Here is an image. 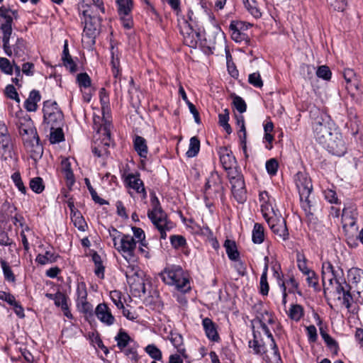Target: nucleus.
<instances>
[{"instance_id": "41", "label": "nucleus", "mask_w": 363, "mask_h": 363, "mask_svg": "<svg viewBox=\"0 0 363 363\" xmlns=\"http://www.w3.org/2000/svg\"><path fill=\"white\" fill-rule=\"evenodd\" d=\"M289 317L295 321H298L303 315V307L298 304L291 305L289 312Z\"/></svg>"}, {"instance_id": "7", "label": "nucleus", "mask_w": 363, "mask_h": 363, "mask_svg": "<svg viewBox=\"0 0 363 363\" xmlns=\"http://www.w3.org/2000/svg\"><path fill=\"white\" fill-rule=\"evenodd\" d=\"M111 124L105 121L99 130L97 134L101 136L103 135V138H96L91 147L92 152L97 157H100L108 154V148L112 144L111 138L110 128Z\"/></svg>"}, {"instance_id": "30", "label": "nucleus", "mask_w": 363, "mask_h": 363, "mask_svg": "<svg viewBox=\"0 0 363 363\" xmlns=\"http://www.w3.org/2000/svg\"><path fill=\"white\" fill-rule=\"evenodd\" d=\"M133 144L134 148L139 156L143 158H146L148 152L146 140L141 136L137 135L135 137Z\"/></svg>"}, {"instance_id": "53", "label": "nucleus", "mask_w": 363, "mask_h": 363, "mask_svg": "<svg viewBox=\"0 0 363 363\" xmlns=\"http://www.w3.org/2000/svg\"><path fill=\"white\" fill-rule=\"evenodd\" d=\"M230 30L231 31V38L235 42L241 43L243 41L247 42L249 40L247 35L244 32L238 31L235 29H230Z\"/></svg>"}, {"instance_id": "35", "label": "nucleus", "mask_w": 363, "mask_h": 363, "mask_svg": "<svg viewBox=\"0 0 363 363\" xmlns=\"http://www.w3.org/2000/svg\"><path fill=\"white\" fill-rule=\"evenodd\" d=\"M226 253L230 259L236 261L239 257V252L234 241L226 240L224 243Z\"/></svg>"}, {"instance_id": "10", "label": "nucleus", "mask_w": 363, "mask_h": 363, "mask_svg": "<svg viewBox=\"0 0 363 363\" xmlns=\"http://www.w3.org/2000/svg\"><path fill=\"white\" fill-rule=\"evenodd\" d=\"M343 270L338 266H334L330 262H324L322 264V281L323 285V290L325 293L326 291L330 289L335 282H337L342 279Z\"/></svg>"}, {"instance_id": "26", "label": "nucleus", "mask_w": 363, "mask_h": 363, "mask_svg": "<svg viewBox=\"0 0 363 363\" xmlns=\"http://www.w3.org/2000/svg\"><path fill=\"white\" fill-rule=\"evenodd\" d=\"M348 277L353 284L357 287V291L362 289L363 291V270L353 267L348 271Z\"/></svg>"}, {"instance_id": "63", "label": "nucleus", "mask_w": 363, "mask_h": 363, "mask_svg": "<svg viewBox=\"0 0 363 363\" xmlns=\"http://www.w3.org/2000/svg\"><path fill=\"white\" fill-rule=\"evenodd\" d=\"M170 241L172 246L175 248H179L186 244V240L181 235H172L170 237Z\"/></svg>"}, {"instance_id": "58", "label": "nucleus", "mask_w": 363, "mask_h": 363, "mask_svg": "<svg viewBox=\"0 0 363 363\" xmlns=\"http://www.w3.org/2000/svg\"><path fill=\"white\" fill-rule=\"evenodd\" d=\"M11 179H12L13 183L15 184V185L16 186V187L18 189V190L21 193L25 194L26 192V189L22 182L20 173L14 172L11 176Z\"/></svg>"}, {"instance_id": "54", "label": "nucleus", "mask_w": 363, "mask_h": 363, "mask_svg": "<svg viewBox=\"0 0 363 363\" xmlns=\"http://www.w3.org/2000/svg\"><path fill=\"white\" fill-rule=\"evenodd\" d=\"M279 167L278 162L276 159L272 158L266 162V169L269 174L275 175L277 172Z\"/></svg>"}, {"instance_id": "13", "label": "nucleus", "mask_w": 363, "mask_h": 363, "mask_svg": "<svg viewBox=\"0 0 363 363\" xmlns=\"http://www.w3.org/2000/svg\"><path fill=\"white\" fill-rule=\"evenodd\" d=\"M179 26L180 33L183 36L184 43L190 48H196L200 40L199 32L194 30L193 25L186 19H182V21H179Z\"/></svg>"}, {"instance_id": "20", "label": "nucleus", "mask_w": 363, "mask_h": 363, "mask_svg": "<svg viewBox=\"0 0 363 363\" xmlns=\"http://www.w3.org/2000/svg\"><path fill=\"white\" fill-rule=\"evenodd\" d=\"M95 313L97 318L106 325L110 326L115 323L116 319L106 303L99 304L96 308Z\"/></svg>"}, {"instance_id": "4", "label": "nucleus", "mask_w": 363, "mask_h": 363, "mask_svg": "<svg viewBox=\"0 0 363 363\" xmlns=\"http://www.w3.org/2000/svg\"><path fill=\"white\" fill-rule=\"evenodd\" d=\"M160 277L166 284L174 286L179 291H186L190 289L189 281L179 266L166 267Z\"/></svg>"}, {"instance_id": "8", "label": "nucleus", "mask_w": 363, "mask_h": 363, "mask_svg": "<svg viewBox=\"0 0 363 363\" xmlns=\"http://www.w3.org/2000/svg\"><path fill=\"white\" fill-rule=\"evenodd\" d=\"M127 281L131 289L139 296L146 294L143 272L134 264H129L125 272Z\"/></svg>"}, {"instance_id": "11", "label": "nucleus", "mask_w": 363, "mask_h": 363, "mask_svg": "<svg viewBox=\"0 0 363 363\" xmlns=\"http://www.w3.org/2000/svg\"><path fill=\"white\" fill-rule=\"evenodd\" d=\"M44 123L50 128L62 125L64 116L56 102L45 101L43 106Z\"/></svg>"}, {"instance_id": "33", "label": "nucleus", "mask_w": 363, "mask_h": 363, "mask_svg": "<svg viewBox=\"0 0 363 363\" xmlns=\"http://www.w3.org/2000/svg\"><path fill=\"white\" fill-rule=\"evenodd\" d=\"M115 340L117 342V346L121 350L125 349L133 340L129 335L123 330H120L117 335L115 337Z\"/></svg>"}, {"instance_id": "60", "label": "nucleus", "mask_w": 363, "mask_h": 363, "mask_svg": "<svg viewBox=\"0 0 363 363\" xmlns=\"http://www.w3.org/2000/svg\"><path fill=\"white\" fill-rule=\"evenodd\" d=\"M233 105L235 108L240 113H242L246 111L247 105L245 101L238 96L233 97Z\"/></svg>"}, {"instance_id": "3", "label": "nucleus", "mask_w": 363, "mask_h": 363, "mask_svg": "<svg viewBox=\"0 0 363 363\" xmlns=\"http://www.w3.org/2000/svg\"><path fill=\"white\" fill-rule=\"evenodd\" d=\"M152 210L148 211L147 216L160 233V238L165 239L166 232L173 228V223L167 220V214L162 211L160 201L154 192L150 194Z\"/></svg>"}, {"instance_id": "51", "label": "nucleus", "mask_w": 363, "mask_h": 363, "mask_svg": "<svg viewBox=\"0 0 363 363\" xmlns=\"http://www.w3.org/2000/svg\"><path fill=\"white\" fill-rule=\"evenodd\" d=\"M316 75L324 80L328 81L330 79L332 72L330 68L326 65H321L318 67L316 71Z\"/></svg>"}, {"instance_id": "55", "label": "nucleus", "mask_w": 363, "mask_h": 363, "mask_svg": "<svg viewBox=\"0 0 363 363\" xmlns=\"http://www.w3.org/2000/svg\"><path fill=\"white\" fill-rule=\"evenodd\" d=\"M328 4L338 11H343L347 4V0H327Z\"/></svg>"}, {"instance_id": "52", "label": "nucleus", "mask_w": 363, "mask_h": 363, "mask_svg": "<svg viewBox=\"0 0 363 363\" xmlns=\"http://www.w3.org/2000/svg\"><path fill=\"white\" fill-rule=\"evenodd\" d=\"M77 306L79 311L84 314L92 313L93 306L89 302L87 301V299L77 302Z\"/></svg>"}, {"instance_id": "25", "label": "nucleus", "mask_w": 363, "mask_h": 363, "mask_svg": "<svg viewBox=\"0 0 363 363\" xmlns=\"http://www.w3.org/2000/svg\"><path fill=\"white\" fill-rule=\"evenodd\" d=\"M314 317L317 320V325L320 326V334L324 340L325 342L330 349H335L336 350L338 348L337 342L333 337H331L330 335L328 334V333L321 326L323 321L320 316L315 313Z\"/></svg>"}, {"instance_id": "61", "label": "nucleus", "mask_w": 363, "mask_h": 363, "mask_svg": "<svg viewBox=\"0 0 363 363\" xmlns=\"http://www.w3.org/2000/svg\"><path fill=\"white\" fill-rule=\"evenodd\" d=\"M305 275L306 276V281L308 286L316 289L318 286V277L315 272L311 270V272H308Z\"/></svg>"}, {"instance_id": "50", "label": "nucleus", "mask_w": 363, "mask_h": 363, "mask_svg": "<svg viewBox=\"0 0 363 363\" xmlns=\"http://www.w3.org/2000/svg\"><path fill=\"white\" fill-rule=\"evenodd\" d=\"M145 352L155 360L162 359V352L155 345H148L145 347Z\"/></svg>"}, {"instance_id": "59", "label": "nucleus", "mask_w": 363, "mask_h": 363, "mask_svg": "<svg viewBox=\"0 0 363 363\" xmlns=\"http://www.w3.org/2000/svg\"><path fill=\"white\" fill-rule=\"evenodd\" d=\"M77 80L80 87L88 88L91 86V79L86 73H80Z\"/></svg>"}, {"instance_id": "21", "label": "nucleus", "mask_w": 363, "mask_h": 363, "mask_svg": "<svg viewBox=\"0 0 363 363\" xmlns=\"http://www.w3.org/2000/svg\"><path fill=\"white\" fill-rule=\"evenodd\" d=\"M335 291L337 294H342V303L347 308H350L353 301L350 293L351 286L343 279L335 283Z\"/></svg>"}, {"instance_id": "45", "label": "nucleus", "mask_w": 363, "mask_h": 363, "mask_svg": "<svg viewBox=\"0 0 363 363\" xmlns=\"http://www.w3.org/2000/svg\"><path fill=\"white\" fill-rule=\"evenodd\" d=\"M234 199L239 203H243L247 200V191L245 187L231 189Z\"/></svg>"}, {"instance_id": "34", "label": "nucleus", "mask_w": 363, "mask_h": 363, "mask_svg": "<svg viewBox=\"0 0 363 363\" xmlns=\"http://www.w3.org/2000/svg\"><path fill=\"white\" fill-rule=\"evenodd\" d=\"M220 160L225 170L230 169L235 164V157L228 152L225 148L223 149V152L220 153Z\"/></svg>"}, {"instance_id": "28", "label": "nucleus", "mask_w": 363, "mask_h": 363, "mask_svg": "<svg viewBox=\"0 0 363 363\" xmlns=\"http://www.w3.org/2000/svg\"><path fill=\"white\" fill-rule=\"evenodd\" d=\"M54 301L55 304L58 306L61 307L64 315L67 317L68 318H72V315L69 310L67 297L65 294L62 293H57L54 295Z\"/></svg>"}, {"instance_id": "40", "label": "nucleus", "mask_w": 363, "mask_h": 363, "mask_svg": "<svg viewBox=\"0 0 363 363\" xmlns=\"http://www.w3.org/2000/svg\"><path fill=\"white\" fill-rule=\"evenodd\" d=\"M229 121V111L225 108L223 111V113L218 114V123L220 126H222L224 130L226 131L228 134H230L232 133V128L228 123Z\"/></svg>"}, {"instance_id": "48", "label": "nucleus", "mask_w": 363, "mask_h": 363, "mask_svg": "<svg viewBox=\"0 0 363 363\" xmlns=\"http://www.w3.org/2000/svg\"><path fill=\"white\" fill-rule=\"evenodd\" d=\"M77 302L87 299L86 286L84 282H79L76 289Z\"/></svg>"}, {"instance_id": "37", "label": "nucleus", "mask_w": 363, "mask_h": 363, "mask_svg": "<svg viewBox=\"0 0 363 363\" xmlns=\"http://www.w3.org/2000/svg\"><path fill=\"white\" fill-rule=\"evenodd\" d=\"M59 257L58 255L50 251H46L44 255L39 254L35 259V261L42 265L55 262Z\"/></svg>"}, {"instance_id": "6", "label": "nucleus", "mask_w": 363, "mask_h": 363, "mask_svg": "<svg viewBox=\"0 0 363 363\" xmlns=\"http://www.w3.org/2000/svg\"><path fill=\"white\" fill-rule=\"evenodd\" d=\"M313 130L316 140L320 143H325L329 137L333 135L337 130L334 128V123L330 118L325 113H321L313 123Z\"/></svg>"}, {"instance_id": "18", "label": "nucleus", "mask_w": 363, "mask_h": 363, "mask_svg": "<svg viewBox=\"0 0 363 363\" xmlns=\"http://www.w3.org/2000/svg\"><path fill=\"white\" fill-rule=\"evenodd\" d=\"M223 186L218 173H212L205 186V194L210 196L212 192L217 196L218 194H223Z\"/></svg>"}, {"instance_id": "19", "label": "nucleus", "mask_w": 363, "mask_h": 363, "mask_svg": "<svg viewBox=\"0 0 363 363\" xmlns=\"http://www.w3.org/2000/svg\"><path fill=\"white\" fill-rule=\"evenodd\" d=\"M0 147L4 154L11 153L13 149L11 135L4 122H0Z\"/></svg>"}, {"instance_id": "64", "label": "nucleus", "mask_w": 363, "mask_h": 363, "mask_svg": "<svg viewBox=\"0 0 363 363\" xmlns=\"http://www.w3.org/2000/svg\"><path fill=\"white\" fill-rule=\"evenodd\" d=\"M325 198L327 201H328L331 203H337L338 199L337 196L336 192L333 190L328 189L323 191Z\"/></svg>"}, {"instance_id": "27", "label": "nucleus", "mask_w": 363, "mask_h": 363, "mask_svg": "<svg viewBox=\"0 0 363 363\" xmlns=\"http://www.w3.org/2000/svg\"><path fill=\"white\" fill-rule=\"evenodd\" d=\"M41 96L38 91L33 90L30 92L28 98L24 103V108L28 111H35L37 110V103L40 101Z\"/></svg>"}, {"instance_id": "44", "label": "nucleus", "mask_w": 363, "mask_h": 363, "mask_svg": "<svg viewBox=\"0 0 363 363\" xmlns=\"http://www.w3.org/2000/svg\"><path fill=\"white\" fill-rule=\"evenodd\" d=\"M1 265L2 270H3V274H4V279L7 281L15 282L16 281V277L13 274V271L11 270V269L10 266L9 265V264L6 261L1 259Z\"/></svg>"}, {"instance_id": "47", "label": "nucleus", "mask_w": 363, "mask_h": 363, "mask_svg": "<svg viewBox=\"0 0 363 363\" xmlns=\"http://www.w3.org/2000/svg\"><path fill=\"white\" fill-rule=\"evenodd\" d=\"M248 82L256 88H262L263 86V81L259 72L250 74Z\"/></svg>"}, {"instance_id": "16", "label": "nucleus", "mask_w": 363, "mask_h": 363, "mask_svg": "<svg viewBox=\"0 0 363 363\" xmlns=\"http://www.w3.org/2000/svg\"><path fill=\"white\" fill-rule=\"evenodd\" d=\"M23 143L26 151L30 154V157L35 162H37L42 157L43 154V147L40 143V138L38 134L33 137L26 139Z\"/></svg>"}, {"instance_id": "17", "label": "nucleus", "mask_w": 363, "mask_h": 363, "mask_svg": "<svg viewBox=\"0 0 363 363\" xmlns=\"http://www.w3.org/2000/svg\"><path fill=\"white\" fill-rule=\"evenodd\" d=\"M257 308L255 319L252 321L253 330H255L260 329V324H273L274 323V318L272 313L264 308L260 309V306Z\"/></svg>"}, {"instance_id": "9", "label": "nucleus", "mask_w": 363, "mask_h": 363, "mask_svg": "<svg viewBox=\"0 0 363 363\" xmlns=\"http://www.w3.org/2000/svg\"><path fill=\"white\" fill-rule=\"evenodd\" d=\"M86 9L82 11L84 17V28L83 30V38H87L91 43H94V38L99 33L101 18L90 11L89 6H86Z\"/></svg>"}, {"instance_id": "31", "label": "nucleus", "mask_w": 363, "mask_h": 363, "mask_svg": "<svg viewBox=\"0 0 363 363\" xmlns=\"http://www.w3.org/2000/svg\"><path fill=\"white\" fill-rule=\"evenodd\" d=\"M169 340L171 341L172 344L174 345V347L177 349V352L182 355L184 357H186V355L185 354V348L183 345V337L179 333H170L169 335Z\"/></svg>"}, {"instance_id": "39", "label": "nucleus", "mask_w": 363, "mask_h": 363, "mask_svg": "<svg viewBox=\"0 0 363 363\" xmlns=\"http://www.w3.org/2000/svg\"><path fill=\"white\" fill-rule=\"evenodd\" d=\"M62 125L53 126L50 128V141L51 143H58L64 140V133L61 128Z\"/></svg>"}, {"instance_id": "2", "label": "nucleus", "mask_w": 363, "mask_h": 363, "mask_svg": "<svg viewBox=\"0 0 363 363\" xmlns=\"http://www.w3.org/2000/svg\"><path fill=\"white\" fill-rule=\"evenodd\" d=\"M113 239L115 248L122 256L131 264L137 261L135 250L137 241L135 238L127 234L121 233L116 229L113 228V233H110Z\"/></svg>"}, {"instance_id": "14", "label": "nucleus", "mask_w": 363, "mask_h": 363, "mask_svg": "<svg viewBox=\"0 0 363 363\" xmlns=\"http://www.w3.org/2000/svg\"><path fill=\"white\" fill-rule=\"evenodd\" d=\"M16 126L23 141L38 134L33 122L28 116L18 117Z\"/></svg>"}, {"instance_id": "1", "label": "nucleus", "mask_w": 363, "mask_h": 363, "mask_svg": "<svg viewBox=\"0 0 363 363\" xmlns=\"http://www.w3.org/2000/svg\"><path fill=\"white\" fill-rule=\"evenodd\" d=\"M0 17L5 20V23L0 27L3 33V49L5 53L9 57L13 55L16 58H21V60H24L26 55L25 40L23 38H17L14 45L11 46L9 44L12 34L13 19L17 18V11L3 6L0 7Z\"/></svg>"}, {"instance_id": "22", "label": "nucleus", "mask_w": 363, "mask_h": 363, "mask_svg": "<svg viewBox=\"0 0 363 363\" xmlns=\"http://www.w3.org/2000/svg\"><path fill=\"white\" fill-rule=\"evenodd\" d=\"M260 331L253 330V340L248 342L249 347L252 349L254 354L262 356L266 355V347L260 340Z\"/></svg>"}, {"instance_id": "5", "label": "nucleus", "mask_w": 363, "mask_h": 363, "mask_svg": "<svg viewBox=\"0 0 363 363\" xmlns=\"http://www.w3.org/2000/svg\"><path fill=\"white\" fill-rule=\"evenodd\" d=\"M294 182L299 193L301 208L306 214H312L311 201L309 197L313 186L310 177L306 173L298 172L294 176Z\"/></svg>"}, {"instance_id": "46", "label": "nucleus", "mask_w": 363, "mask_h": 363, "mask_svg": "<svg viewBox=\"0 0 363 363\" xmlns=\"http://www.w3.org/2000/svg\"><path fill=\"white\" fill-rule=\"evenodd\" d=\"M30 188L36 194H40L44 190L43 179L40 177H35L30 181Z\"/></svg>"}, {"instance_id": "36", "label": "nucleus", "mask_w": 363, "mask_h": 363, "mask_svg": "<svg viewBox=\"0 0 363 363\" xmlns=\"http://www.w3.org/2000/svg\"><path fill=\"white\" fill-rule=\"evenodd\" d=\"M120 16H128L133 8L132 0H116Z\"/></svg>"}, {"instance_id": "23", "label": "nucleus", "mask_w": 363, "mask_h": 363, "mask_svg": "<svg viewBox=\"0 0 363 363\" xmlns=\"http://www.w3.org/2000/svg\"><path fill=\"white\" fill-rule=\"evenodd\" d=\"M202 325L205 330L206 335L209 340L213 342L219 341V335L217 332L216 325L211 319L208 318H205L203 319Z\"/></svg>"}, {"instance_id": "43", "label": "nucleus", "mask_w": 363, "mask_h": 363, "mask_svg": "<svg viewBox=\"0 0 363 363\" xmlns=\"http://www.w3.org/2000/svg\"><path fill=\"white\" fill-rule=\"evenodd\" d=\"M271 345L273 350L272 357H269L268 355L266 354L263 357V359L267 363H282L278 347L275 342V340H273V345L271 344Z\"/></svg>"}, {"instance_id": "15", "label": "nucleus", "mask_w": 363, "mask_h": 363, "mask_svg": "<svg viewBox=\"0 0 363 363\" xmlns=\"http://www.w3.org/2000/svg\"><path fill=\"white\" fill-rule=\"evenodd\" d=\"M272 230L279 238L283 240L289 239V233L286 228V221L281 216H272L267 218V222Z\"/></svg>"}, {"instance_id": "29", "label": "nucleus", "mask_w": 363, "mask_h": 363, "mask_svg": "<svg viewBox=\"0 0 363 363\" xmlns=\"http://www.w3.org/2000/svg\"><path fill=\"white\" fill-rule=\"evenodd\" d=\"M69 206L71 209V218L74 226L77 228L80 231H85L87 227V224L81 213L79 211H74L73 210V204L69 203Z\"/></svg>"}, {"instance_id": "42", "label": "nucleus", "mask_w": 363, "mask_h": 363, "mask_svg": "<svg viewBox=\"0 0 363 363\" xmlns=\"http://www.w3.org/2000/svg\"><path fill=\"white\" fill-rule=\"evenodd\" d=\"M200 150V141L196 137H192L190 139L189 149L186 152V156L188 157H195L199 152Z\"/></svg>"}, {"instance_id": "24", "label": "nucleus", "mask_w": 363, "mask_h": 363, "mask_svg": "<svg viewBox=\"0 0 363 363\" xmlns=\"http://www.w3.org/2000/svg\"><path fill=\"white\" fill-rule=\"evenodd\" d=\"M126 181L130 188L135 189L138 193H142L143 198L146 197L143 182L138 176L133 174H128L126 177Z\"/></svg>"}, {"instance_id": "62", "label": "nucleus", "mask_w": 363, "mask_h": 363, "mask_svg": "<svg viewBox=\"0 0 363 363\" xmlns=\"http://www.w3.org/2000/svg\"><path fill=\"white\" fill-rule=\"evenodd\" d=\"M308 341L310 342H315L318 339L316 328L313 325H311L306 328Z\"/></svg>"}, {"instance_id": "38", "label": "nucleus", "mask_w": 363, "mask_h": 363, "mask_svg": "<svg viewBox=\"0 0 363 363\" xmlns=\"http://www.w3.org/2000/svg\"><path fill=\"white\" fill-rule=\"evenodd\" d=\"M252 242L255 244H261L264 240V228L259 223H255L252 230Z\"/></svg>"}, {"instance_id": "49", "label": "nucleus", "mask_w": 363, "mask_h": 363, "mask_svg": "<svg viewBox=\"0 0 363 363\" xmlns=\"http://www.w3.org/2000/svg\"><path fill=\"white\" fill-rule=\"evenodd\" d=\"M0 69L2 72L6 74H12L13 69H14L13 63L11 64V62L6 57H1Z\"/></svg>"}, {"instance_id": "56", "label": "nucleus", "mask_w": 363, "mask_h": 363, "mask_svg": "<svg viewBox=\"0 0 363 363\" xmlns=\"http://www.w3.org/2000/svg\"><path fill=\"white\" fill-rule=\"evenodd\" d=\"M110 298L118 308H124L123 303L121 301V293L119 291H111Z\"/></svg>"}, {"instance_id": "12", "label": "nucleus", "mask_w": 363, "mask_h": 363, "mask_svg": "<svg viewBox=\"0 0 363 363\" xmlns=\"http://www.w3.org/2000/svg\"><path fill=\"white\" fill-rule=\"evenodd\" d=\"M320 145L326 148L330 153L338 157L344 155L347 150L345 143L341 133L338 131H335L332 136L325 140V143Z\"/></svg>"}, {"instance_id": "57", "label": "nucleus", "mask_w": 363, "mask_h": 363, "mask_svg": "<svg viewBox=\"0 0 363 363\" xmlns=\"http://www.w3.org/2000/svg\"><path fill=\"white\" fill-rule=\"evenodd\" d=\"M225 171L227 172L228 177L230 182L235 179L237 180V178L238 179L243 177V175L242 174L239 169L234 166L230 167V169H225Z\"/></svg>"}, {"instance_id": "32", "label": "nucleus", "mask_w": 363, "mask_h": 363, "mask_svg": "<svg viewBox=\"0 0 363 363\" xmlns=\"http://www.w3.org/2000/svg\"><path fill=\"white\" fill-rule=\"evenodd\" d=\"M265 264L263 269L262 274L260 277V293L264 295L267 296L269 293V286L267 282V271H268V262L269 258L268 257H264Z\"/></svg>"}]
</instances>
